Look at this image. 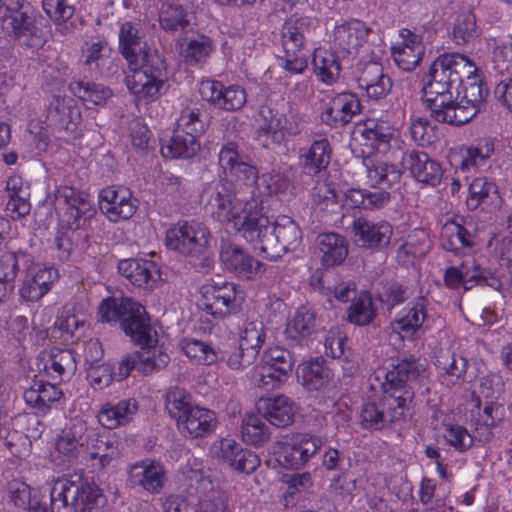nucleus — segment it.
I'll return each mask as SVG.
<instances>
[{
    "mask_svg": "<svg viewBox=\"0 0 512 512\" xmlns=\"http://www.w3.org/2000/svg\"><path fill=\"white\" fill-rule=\"evenodd\" d=\"M220 185H213L205 199L212 206L214 219L230 224L247 242L253 245L257 255L275 261L287 252L296 251L302 243V232L298 224L290 217L281 215L271 222L263 213L265 197L231 202Z\"/></svg>",
    "mask_w": 512,
    "mask_h": 512,
    "instance_id": "nucleus-1",
    "label": "nucleus"
},
{
    "mask_svg": "<svg viewBox=\"0 0 512 512\" xmlns=\"http://www.w3.org/2000/svg\"><path fill=\"white\" fill-rule=\"evenodd\" d=\"M428 378L426 365L416 360L378 367L368 383L374 395L360 411V425L367 430H382L399 421L414 397V389L423 386Z\"/></svg>",
    "mask_w": 512,
    "mask_h": 512,
    "instance_id": "nucleus-2",
    "label": "nucleus"
},
{
    "mask_svg": "<svg viewBox=\"0 0 512 512\" xmlns=\"http://www.w3.org/2000/svg\"><path fill=\"white\" fill-rule=\"evenodd\" d=\"M218 162L226 175L225 180H214L204 186L200 201L207 212L214 218L212 206L205 199V193L213 186L220 185L224 188V194L231 202H236V197L241 196L244 201L259 199L286 191L289 187V179L280 171H272L258 176L256 167L250 158L239 148L235 142L225 143L218 154ZM223 194V192H221Z\"/></svg>",
    "mask_w": 512,
    "mask_h": 512,
    "instance_id": "nucleus-3",
    "label": "nucleus"
},
{
    "mask_svg": "<svg viewBox=\"0 0 512 512\" xmlns=\"http://www.w3.org/2000/svg\"><path fill=\"white\" fill-rule=\"evenodd\" d=\"M119 48L128 62L125 78L128 90L138 102L151 103L157 100L165 84L162 56L147 44H142L138 28L129 21L120 25Z\"/></svg>",
    "mask_w": 512,
    "mask_h": 512,
    "instance_id": "nucleus-4",
    "label": "nucleus"
},
{
    "mask_svg": "<svg viewBox=\"0 0 512 512\" xmlns=\"http://www.w3.org/2000/svg\"><path fill=\"white\" fill-rule=\"evenodd\" d=\"M34 490L24 482L10 487L11 501L17 507L29 506L31 512H94L104 503L101 489L89 478L81 475L58 478L50 490L51 509L35 499Z\"/></svg>",
    "mask_w": 512,
    "mask_h": 512,
    "instance_id": "nucleus-5",
    "label": "nucleus"
},
{
    "mask_svg": "<svg viewBox=\"0 0 512 512\" xmlns=\"http://www.w3.org/2000/svg\"><path fill=\"white\" fill-rule=\"evenodd\" d=\"M360 134L365 141L363 145L370 149L363 159L370 186L386 189L398 183L402 172L393 162L402 159L404 149L399 129L384 121H368Z\"/></svg>",
    "mask_w": 512,
    "mask_h": 512,
    "instance_id": "nucleus-6",
    "label": "nucleus"
},
{
    "mask_svg": "<svg viewBox=\"0 0 512 512\" xmlns=\"http://www.w3.org/2000/svg\"><path fill=\"white\" fill-rule=\"evenodd\" d=\"M67 76L68 66L56 61L43 70L42 85L47 92L53 93L47 109V125L57 131V139L68 142L80 133L81 111L73 98L56 94L64 88Z\"/></svg>",
    "mask_w": 512,
    "mask_h": 512,
    "instance_id": "nucleus-7",
    "label": "nucleus"
},
{
    "mask_svg": "<svg viewBox=\"0 0 512 512\" xmlns=\"http://www.w3.org/2000/svg\"><path fill=\"white\" fill-rule=\"evenodd\" d=\"M475 72V64L460 53L443 54L432 63L423 91L435 120L438 121V114H443L449 106L452 89L461 82V76Z\"/></svg>",
    "mask_w": 512,
    "mask_h": 512,
    "instance_id": "nucleus-8",
    "label": "nucleus"
},
{
    "mask_svg": "<svg viewBox=\"0 0 512 512\" xmlns=\"http://www.w3.org/2000/svg\"><path fill=\"white\" fill-rule=\"evenodd\" d=\"M385 191H369L361 188H347L334 183L319 182L314 187L315 208L326 213H339L343 209H379L389 201Z\"/></svg>",
    "mask_w": 512,
    "mask_h": 512,
    "instance_id": "nucleus-9",
    "label": "nucleus"
},
{
    "mask_svg": "<svg viewBox=\"0 0 512 512\" xmlns=\"http://www.w3.org/2000/svg\"><path fill=\"white\" fill-rule=\"evenodd\" d=\"M244 301L238 285L227 281H209L199 289L197 305L214 318H224L237 313Z\"/></svg>",
    "mask_w": 512,
    "mask_h": 512,
    "instance_id": "nucleus-10",
    "label": "nucleus"
},
{
    "mask_svg": "<svg viewBox=\"0 0 512 512\" xmlns=\"http://www.w3.org/2000/svg\"><path fill=\"white\" fill-rule=\"evenodd\" d=\"M466 82L463 88V95L458 102L451 100L443 114H438V121L451 125H463L469 122L484 106L487 97L485 87L479 70L472 74H464Z\"/></svg>",
    "mask_w": 512,
    "mask_h": 512,
    "instance_id": "nucleus-11",
    "label": "nucleus"
},
{
    "mask_svg": "<svg viewBox=\"0 0 512 512\" xmlns=\"http://www.w3.org/2000/svg\"><path fill=\"white\" fill-rule=\"evenodd\" d=\"M133 331L129 324H126L125 334L133 342L140 346L137 351L139 355L138 372L148 376L164 369L170 362V356L163 343H159L157 332L149 324V319L140 323Z\"/></svg>",
    "mask_w": 512,
    "mask_h": 512,
    "instance_id": "nucleus-12",
    "label": "nucleus"
},
{
    "mask_svg": "<svg viewBox=\"0 0 512 512\" xmlns=\"http://www.w3.org/2000/svg\"><path fill=\"white\" fill-rule=\"evenodd\" d=\"M318 20L314 17H298L292 15L282 28V46L284 56L280 59V65L292 74H302L307 68V60L302 53L304 43L303 33L317 26Z\"/></svg>",
    "mask_w": 512,
    "mask_h": 512,
    "instance_id": "nucleus-13",
    "label": "nucleus"
},
{
    "mask_svg": "<svg viewBox=\"0 0 512 512\" xmlns=\"http://www.w3.org/2000/svg\"><path fill=\"white\" fill-rule=\"evenodd\" d=\"M211 233L199 221H178L165 233V246L183 256L198 258L209 246Z\"/></svg>",
    "mask_w": 512,
    "mask_h": 512,
    "instance_id": "nucleus-14",
    "label": "nucleus"
},
{
    "mask_svg": "<svg viewBox=\"0 0 512 512\" xmlns=\"http://www.w3.org/2000/svg\"><path fill=\"white\" fill-rule=\"evenodd\" d=\"M321 446L320 437L298 432L289 434L278 441L273 448V454L280 466L297 470L307 464Z\"/></svg>",
    "mask_w": 512,
    "mask_h": 512,
    "instance_id": "nucleus-15",
    "label": "nucleus"
},
{
    "mask_svg": "<svg viewBox=\"0 0 512 512\" xmlns=\"http://www.w3.org/2000/svg\"><path fill=\"white\" fill-rule=\"evenodd\" d=\"M293 368V359L289 351L281 347L266 350L260 362L251 370L250 378L259 387L278 388L286 381Z\"/></svg>",
    "mask_w": 512,
    "mask_h": 512,
    "instance_id": "nucleus-16",
    "label": "nucleus"
},
{
    "mask_svg": "<svg viewBox=\"0 0 512 512\" xmlns=\"http://www.w3.org/2000/svg\"><path fill=\"white\" fill-rule=\"evenodd\" d=\"M184 485L197 492L207 493L199 502V512H225L227 499L223 491L213 488L212 482L205 471L202 460L190 458L181 470Z\"/></svg>",
    "mask_w": 512,
    "mask_h": 512,
    "instance_id": "nucleus-17",
    "label": "nucleus"
},
{
    "mask_svg": "<svg viewBox=\"0 0 512 512\" xmlns=\"http://www.w3.org/2000/svg\"><path fill=\"white\" fill-rule=\"evenodd\" d=\"M210 456L235 472L253 473L260 465L259 456L244 448L230 436L215 439L209 448Z\"/></svg>",
    "mask_w": 512,
    "mask_h": 512,
    "instance_id": "nucleus-18",
    "label": "nucleus"
},
{
    "mask_svg": "<svg viewBox=\"0 0 512 512\" xmlns=\"http://www.w3.org/2000/svg\"><path fill=\"white\" fill-rule=\"evenodd\" d=\"M428 306L429 301L424 297L409 301L390 322V338L395 337L399 341L415 339L429 320Z\"/></svg>",
    "mask_w": 512,
    "mask_h": 512,
    "instance_id": "nucleus-19",
    "label": "nucleus"
},
{
    "mask_svg": "<svg viewBox=\"0 0 512 512\" xmlns=\"http://www.w3.org/2000/svg\"><path fill=\"white\" fill-rule=\"evenodd\" d=\"M93 436L94 430L85 421H71L57 434L55 451L63 461L77 460L87 454Z\"/></svg>",
    "mask_w": 512,
    "mask_h": 512,
    "instance_id": "nucleus-20",
    "label": "nucleus"
},
{
    "mask_svg": "<svg viewBox=\"0 0 512 512\" xmlns=\"http://www.w3.org/2000/svg\"><path fill=\"white\" fill-rule=\"evenodd\" d=\"M374 36V31L365 22L350 19L335 24L330 41L335 49L354 56L361 49H367L369 40Z\"/></svg>",
    "mask_w": 512,
    "mask_h": 512,
    "instance_id": "nucleus-21",
    "label": "nucleus"
},
{
    "mask_svg": "<svg viewBox=\"0 0 512 512\" xmlns=\"http://www.w3.org/2000/svg\"><path fill=\"white\" fill-rule=\"evenodd\" d=\"M219 258L223 268L239 279L257 280L266 271L264 263L255 259L245 249L234 243H222Z\"/></svg>",
    "mask_w": 512,
    "mask_h": 512,
    "instance_id": "nucleus-22",
    "label": "nucleus"
},
{
    "mask_svg": "<svg viewBox=\"0 0 512 512\" xmlns=\"http://www.w3.org/2000/svg\"><path fill=\"white\" fill-rule=\"evenodd\" d=\"M98 316L101 322H117L121 320V328L125 332L126 324L135 331L139 324L146 321L147 314L145 308L130 298L109 297L102 300Z\"/></svg>",
    "mask_w": 512,
    "mask_h": 512,
    "instance_id": "nucleus-23",
    "label": "nucleus"
},
{
    "mask_svg": "<svg viewBox=\"0 0 512 512\" xmlns=\"http://www.w3.org/2000/svg\"><path fill=\"white\" fill-rule=\"evenodd\" d=\"M444 284L447 288L456 291H467L477 285H489L492 279L491 272L481 267L475 258L469 256L459 266H450L444 272Z\"/></svg>",
    "mask_w": 512,
    "mask_h": 512,
    "instance_id": "nucleus-24",
    "label": "nucleus"
},
{
    "mask_svg": "<svg viewBox=\"0 0 512 512\" xmlns=\"http://www.w3.org/2000/svg\"><path fill=\"white\" fill-rule=\"evenodd\" d=\"M199 93L203 100L224 111H238L247 102V92L238 84L225 86L220 81L206 79L201 81Z\"/></svg>",
    "mask_w": 512,
    "mask_h": 512,
    "instance_id": "nucleus-25",
    "label": "nucleus"
},
{
    "mask_svg": "<svg viewBox=\"0 0 512 512\" xmlns=\"http://www.w3.org/2000/svg\"><path fill=\"white\" fill-rule=\"evenodd\" d=\"M58 278V269L53 265L31 263L19 289L21 298L29 302L38 301L49 292Z\"/></svg>",
    "mask_w": 512,
    "mask_h": 512,
    "instance_id": "nucleus-26",
    "label": "nucleus"
},
{
    "mask_svg": "<svg viewBox=\"0 0 512 512\" xmlns=\"http://www.w3.org/2000/svg\"><path fill=\"white\" fill-rule=\"evenodd\" d=\"M99 208L112 222L131 218L137 208L132 193L125 187H106L99 193Z\"/></svg>",
    "mask_w": 512,
    "mask_h": 512,
    "instance_id": "nucleus-27",
    "label": "nucleus"
},
{
    "mask_svg": "<svg viewBox=\"0 0 512 512\" xmlns=\"http://www.w3.org/2000/svg\"><path fill=\"white\" fill-rule=\"evenodd\" d=\"M352 238L356 244L367 249H381L391 240L393 228L386 221H372L365 217L355 218L351 225Z\"/></svg>",
    "mask_w": 512,
    "mask_h": 512,
    "instance_id": "nucleus-28",
    "label": "nucleus"
},
{
    "mask_svg": "<svg viewBox=\"0 0 512 512\" xmlns=\"http://www.w3.org/2000/svg\"><path fill=\"white\" fill-rule=\"evenodd\" d=\"M475 408L471 410V419L480 441L488 443L493 438V428L498 427L505 418L502 403L493 399L484 401L475 398Z\"/></svg>",
    "mask_w": 512,
    "mask_h": 512,
    "instance_id": "nucleus-29",
    "label": "nucleus"
},
{
    "mask_svg": "<svg viewBox=\"0 0 512 512\" xmlns=\"http://www.w3.org/2000/svg\"><path fill=\"white\" fill-rule=\"evenodd\" d=\"M119 273L131 284L152 290L162 281L158 263L149 259H124L118 263Z\"/></svg>",
    "mask_w": 512,
    "mask_h": 512,
    "instance_id": "nucleus-30",
    "label": "nucleus"
},
{
    "mask_svg": "<svg viewBox=\"0 0 512 512\" xmlns=\"http://www.w3.org/2000/svg\"><path fill=\"white\" fill-rule=\"evenodd\" d=\"M424 45L421 36L408 29L399 31L397 40L391 47L395 64L404 71H412L422 60Z\"/></svg>",
    "mask_w": 512,
    "mask_h": 512,
    "instance_id": "nucleus-31",
    "label": "nucleus"
},
{
    "mask_svg": "<svg viewBox=\"0 0 512 512\" xmlns=\"http://www.w3.org/2000/svg\"><path fill=\"white\" fill-rule=\"evenodd\" d=\"M257 412L271 425L284 428L294 422L297 404L285 395L262 397L256 402Z\"/></svg>",
    "mask_w": 512,
    "mask_h": 512,
    "instance_id": "nucleus-32",
    "label": "nucleus"
},
{
    "mask_svg": "<svg viewBox=\"0 0 512 512\" xmlns=\"http://www.w3.org/2000/svg\"><path fill=\"white\" fill-rule=\"evenodd\" d=\"M165 470L163 466L151 459H144L130 466L128 483L139 487L151 494H158L165 485Z\"/></svg>",
    "mask_w": 512,
    "mask_h": 512,
    "instance_id": "nucleus-33",
    "label": "nucleus"
},
{
    "mask_svg": "<svg viewBox=\"0 0 512 512\" xmlns=\"http://www.w3.org/2000/svg\"><path fill=\"white\" fill-rule=\"evenodd\" d=\"M402 165L419 183L435 186L442 177L440 164L423 151L412 150L402 154Z\"/></svg>",
    "mask_w": 512,
    "mask_h": 512,
    "instance_id": "nucleus-34",
    "label": "nucleus"
},
{
    "mask_svg": "<svg viewBox=\"0 0 512 512\" xmlns=\"http://www.w3.org/2000/svg\"><path fill=\"white\" fill-rule=\"evenodd\" d=\"M37 367L52 379L62 380L74 373L76 360L71 349L52 348L39 354Z\"/></svg>",
    "mask_w": 512,
    "mask_h": 512,
    "instance_id": "nucleus-35",
    "label": "nucleus"
},
{
    "mask_svg": "<svg viewBox=\"0 0 512 512\" xmlns=\"http://www.w3.org/2000/svg\"><path fill=\"white\" fill-rule=\"evenodd\" d=\"M30 6L22 0H0V25L4 31L20 36L30 30Z\"/></svg>",
    "mask_w": 512,
    "mask_h": 512,
    "instance_id": "nucleus-36",
    "label": "nucleus"
},
{
    "mask_svg": "<svg viewBox=\"0 0 512 512\" xmlns=\"http://www.w3.org/2000/svg\"><path fill=\"white\" fill-rule=\"evenodd\" d=\"M463 219L456 217L447 220L441 229L440 241L445 250L455 254L471 253L475 247V237L462 224Z\"/></svg>",
    "mask_w": 512,
    "mask_h": 512,
    "instance_id": "nucleus-37",
    "label": "nucleus"
},
{
    "mask_svg": "<svg viewBox=\"0 0 512 512\" xmlns=\"http://www.w3.org/2000/svg\"><path fill=\"white\" fill-rule=\"evenodd\" d=\"M217 424V417L213 411L196 405L183 420L179 421L177 429L184 437L203 438L213 433Z\"/></svg>",
    "mask_w": 512,
    "mask_h": 512,
    "instance_id": "nucleus-38",
    "label": "nucleus"
},
{
    "mask_svg": "<svg viewBox=\"0 0 512 512\" xmlns=\"http://www.w3.org/2000/svg\"><path fill=\"white\" fill-rule=\"evenodd\" d=\"M297 379L308 391H319L325 388L333 378L331 369L322 357L303 361L297 367Z\"/></svg>",
    "mask_w": 512,
    "mask_h": 512,
    "instance_id": "nucleus-39",
    "label": "nucleus"
},
{
    "mask_svg": "<svg viewBox=\"0 0 512 512\" xmlns=\"http://www.w3.org/2000/svg\"><path fill=\"white\" fill-rule=\"evenodd\" d=\"M360 111V102L354 94L336 95L321 114L322 121L330 126L348 123Z\"/></svg>",
    "mask_w": 512,
    "mask_h": 512,
    "instance_id": "nucleus-40",
    "label": "nucleus"
},
{
    "mask_svg": "<svg viewBox=\"0 0 512 512\" xmlns=\"http://www.w3.org/2000/svg\"><path fill=\"white\" fill-rule=\"evenodd\" d=\"M138 410L135 399H126L116 404L105 403L97 413V420L107 429H116L129 423Z\"/></svg>",
    "mask_w": 512,
    "mask_h": 512,
    "instance_id": "nucleus-41",
    "label": "nucleus"
},
{
    "mask_svg": "<svg viewBox=\"0 0 512 512\" xmlns=\"http://www.w3.org/2000/svg\"><path fill=\"white\" fill-rule=\"evenodd\" d=\"M358 81L367 96L375 100L385 97L392 87L390 78L383 73L382 66L376 61H370L364 66Z\"/></svg>",
    "mask_w": 512,
    "mask_h": 512,
    "instance_id": "nucleus-42",
    "label": "nucleus"
},
{
    "mask_svg": "<svg viewBox=\"0 0 512 512\" xmlns=\"http://www.w3.org/2000/svg\"><path fill=\"white\" fill-rule=\"evenodd\" d=\"M466 203L470 209H476L481 204L496 209L501 206L502 198L493 181H490L487 177L479 176L469 184Z\"/></svg>",
    "mask_w": 512,
    "mask_h": 512,
    "instance_id": "nucleus-43",
    "label": "nucleus"
},
{
    "mask_svg": "<svg viewBox=\"0 0 512 512\" xmlns=\"http://www.w3.org/2000/svg\"><path fill=\"white\" fill-rule=\"evenodd\" d=\"M435 366L443 383L447 386H453L464 377L467 369V359L450 349H441L436 355Z\"/></svg>",
    "mask_w": 512,
    "mask_h": 512,
    "instance_id": "nucleus-44",
    "label": "nucleus"
},
{
    "mask_svg": "<svg viewBox=\"0 0 512 512\" xmlns=\"http://www.w3.org/2000/svg\"><path fill=\"white\" fill-rule=\"evenodd\" d=\"M161 154L169 159H190L200 150L199 139L187 134L182 130H174L172 136L167 140H161Z\"/></svg>",
    "mask_w": 512,
    "mask_h": 512,
    "instance_id": "nucleus-45",
    "label": "nucleus"
},
{
    "mask_svg": "<svg viewBox=\"0 0 512 512\" xmlns=\"http://www.w3.org/2000/svg\"><path fill=\"white\" fill-rule=\"evenodd\" d=\"M315 330L316 318L314 312L306 306H300L288 319L285 335L290 341L302 344Z\"/></svg>",
    "mask_w": 512,
    "mask_h": 512,
    "instance_id": "nucleus-46",
    "label": "nucleus"
},
{
    "mask_svg": "<svg viewBox=\"0 0 512 512\" xmlns=\"http://www.w3.org/2000/svg\"><path fill=\"white\" fill-rule=\"evenodd\" d=\"M317 248L324 266L340 265L348 255V241L337 233H323L317 238Z\"/></svg>",
    "mask_w": 512,
    "mask_h": 512,
    "instance_id": "nucleus-47",
    "label": "nucleus"
},
{
    "mask_svg": "<svg viewBox=\"0 0 512 512\" xmlns=\"http://www.w3.org/2000/svg\"><path fill=\"white\" fill-rule=\"evenodd\" d=\"M331 159V147L327 139L315 140L299 152V163L307 174H317L325 169Z\"/></svg>",
    "mask_w": 512,
    "mask_h": 512,
    "instance_id": "nucleus-48",
    "label": "nucleus"
},
{
    "mask_svg": "<svg viewBox=\"0 0 512 512\" xmlns=\"http://www.w3.org/2000/svg\"><path fill=\"white\" fill-rule=\"evenodd\" d=\"M11 427L12 418L8 415H0V441L14 457L18 459L29 457L32 452L31 439Z\"/></svg>",
    "mask_w": 512,
    "mask_h": 512,
    "instance_id": "nucleus-49",
    "label": "nucleus"
},
{
    "mask_svg": "<svg viewBox=\"0 0 512 512\" xmlns=\"http://www.w3.org/2000/svg\"><path fill=\"white\" fill-rule=\"evenodd\" d=\"M214 50L213 40L202 33H192L180 42V55L189 64L205 62Z\"/></svg>",
    "mask_w": 512,
    "mask_h": 512,
    "instance_id": "nucleus-50",
    "label": "nucleus"
},
{
    "mask_svg": "<svg viewBox=\"0 0 512 512\" xmlns=\"http://www.w3.org/2000/svg\"><path fill=\"white\" fill-rule=\"evenodd\" d=\"M86 326V317L83 314L65 311L56 320L52 336L65 345L76 343L83 335Z\"/></svg>",
    "mask_w": 512,
    "mask_h": 512,
    "instance_id": "nucleus-51",
    "label": "nucleus"
},
{
    "mask_svg": "<svg viewBox=\"0 0 512 512\" xmlns=\"http://www.w3.org/2000/svg\"><path fill=\"white\" fill-rule=\"evenodd\" d=\"M111 49L100 39H92L84 43L81 53V62L90 72L103 75L104 67L111 62Z\"/></svg>",
    "mask_w": 512,
    "mask_h": 512,
    "instance_id": "nucleus-52",
    "label": "nucleus"
},
{
    "mask_svg": "<svg viewBox=\"0 0 512 512\" xmlns=\"http://www.w3.org/2000/svg\"><path fill=\"white\" fill-rule=\"evenodd\" d=\"M86 455L90 459L97 460L96 465L100 469L109 466L120 455L117 437L113 435L98 437L94 432L92 440L89 441Z\"/></svg>",
    "mask_w": 512,
    "mask_h": 512,
    "instance_id": "nucleus-53",
    "label": "nucleus"
},
{
    "mask_svg": "<svg viewBox=\"0 0 512 512\" xmlns=\"http://www.w3.org/2000/svg\"><path fill=\"white\" fill-rule=\"evenodd\" d=\"M312 64L319 81L326 85H333L337 81L341 66L334 52L325 47L316 48Z\"/></svg>",
    "mask_w": 512,
    "mask_h": 512,
    "instance_id": "nucleus-54",
    "label": "nucleus"
},
{
    "mask_svg": "<svg viewBox=\"0 0 512 512\" xmlns=\"http://www.w3.org/2000/svg\"><path fill=\"white\" fill-rule=\"evenodd\" d=\"M493 152L494 143L487 138L480 139L476 143L465 147L462 150L460 170L471 172L486 166Z\"/></svg>",
    "mask_w": 512,
    "mask_h": 512,
    "instance_id": "nucleus-55",
    "label": "nucleus"
},
{
    "mask_svg": "<svg viewBox=\"0 0 512 512\" xmlns=\"http://www.w3.org/2000/svg\"><path fill=\"white\" fill-rule=\"evenodd\" d=\"M180 350L196 365H212L218 361L216 348L203 340L196 338H183L179 342Z\"/></svg>",
    "mask_w": 512,
    "mask_h": 512,
    "instance_id": "nucleus-56",
    "label": "nucleus"
},
{
    "mask_svg": "<svg viewBox=\"0 0 512 512\" xmlns=\"http://www.w3.org/2000/svg\"><path fill=\"white\" fill-rule=\"evenodd\" d=\"M430 249L428 234L423 229H416L410 233L402 246L399 247L397 258L404 265L412 264L417 258L427 254Z\"/></svg>",
    "mask_w": 512,
    "mask_h": 512,
    "instance_id": "nucleus-57",
    "label": "nucleus"
},
{
    "mask_svg": "<svg viewBox=\"0 0 512 512\" xmlns=\"http://www.w3.org/2000/svg\"><path fill=\"white\" fill-rule=\"evenodd\" d=\"M283 113L269 107H262L256 118V125L260 137H266L271 143L283 142L281 132Z\"/></svg>",
    "mask_w": 512,
    "mask_h": 512,
    "instance_id": "nucleus-58",
    "label": "nucleus"
},
{
    "mask_svg": "<svg viewBox=\"0 0 512 512\" xmlns=\"http://www.w3.org/2000/svg\"><path fill=\"white\" fill-rule=\"evenodd\" d=\"M70 92L84 102L104 104L112 95L110 88L89 81L75 80L69 84Z\"/></svg>",
    "mask_w": 512,
    "mask_h": 512,
    "instance_id": "nucleus-59",
    "label": "nucleus"
},
{
    "mask_svg": "<svg viewBox=\"0 0 512 512\" xmlns=\"http://www.w3.org/2000/svg\"><path fill=\"white\" fill-rule=\"evenodd\" d=\"M195 406L191 401L190 395L182 388L173 387L166 393L165 408L170 417L175 420L176 426Z\"/></svg>",
    "mask_w": 512,
    "mask_h": 512,
    "instance_id": "nucleus-60",
    "label": "nucleus"
},
{
    "mask_svg": "<svg viewBox=\"0 0 512 512\" xmlns=\"http://www.w3.org/2000/svg\"><path fill=\"white\" fill-rule=\"evenodd\" d=\"M375 316L376 308L373 305L371 294L367 291L360 292L353 299L348 309L349 322L358 326H365L370 324Z\"/></svg>",
    "mask_w": 512,
    "mask_h": 512,
    "instance_id": "nucleus-61",
    "label": "nucleus"
},
{
    "mask_svg": "<svg viewBox=\"0 0 512 512\" xmlns=\"http://www.w3.org/2000/svg\"><path fill=\"white\" fill-rule=\"evenodd\" d=\"M56 205H67L71 210V215L80 217L82 215H91L93 207L87 196L84 194H76L75 190L71 187H60L55 194Z\"/></svg>",
    "mask_w": 512,
    "mask_h": 512,
    "instance_id": "nucleus-62",
    "label": "nucleus"
},
{
    "mask_svg": "<svg viewBox=\"0 0 512 512\" xmlns=\"http://www.w3.org/2000/svg\"><path fill=\"white\" fill-rule=\"evenodd\" d=\"M241 435L246 444L260 446L269 439L270 432L267 425L256 414L248 413L242 420Z\"/></svg>",
    "mask_w": 512,
    "mask_h": 512,
    "instance_id": "nucleus-63",
    "label": "nucleus"
},
{
    "mask_svg": "<svg viewBox=\"0 0 512 512\" xmlns=\"http://www.w3.org/2000/svg\"><path fill=\"white\" fill-rule=\"evenodd\" d=\"M153 192L160 199H178L182 193V185L177 176L169 172L158 171L152 175Z\"/></svg>",
    "mask_w": 512,
    "mask_h": 512,
    "instance_id": "nucleus-64",
    "label": "nucleus"
}]
</instances>
